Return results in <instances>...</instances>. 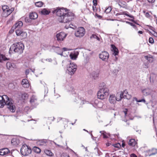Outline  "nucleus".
<instances>
[{
    "label": "nucleus",
    "mask_w": 157,
    "mask_h": 157,
    "mask_svg": "<svg viewBox=\"0 0 157 157\" xmlns=\"http://www.w3.org/2000/svg\"><path fill=\"white\" fill-rule=\"evenodd\" d=\"M53 13H56L58 16V20L60 22L66 23L71 21L74 18V14L69 12L66 8L57 7L52 11Z\"/></svg>",
    "instance_id": "obj_1"
},
{
    "label": "nucleus",
    "mask_w": 157,
    "mask_h": 157,
    "mask_svg": "<svg viewBox=\"0 0 157 157\" xmlns=\"http://www.w3.org/2000/svg\"><path fill=\"white\" fill-rule=\"evenodd\" d=\"M6 105L9 109L12 112H14L16 110L15 106L13 103L11 98H9L7 95H4L0 96V107L2 108Z\"/></svg>",
    "instance_id": "obj_2"
},
{
    "label": "nucleus",
    "mask_w": 157,
    "mask_h": 157,
    "mask_svg": "<svg viewBox=\"0 0 157 157\" xmlns=\"http://www.w3.org/2000/svg\"><path fill=\"white\" fill-rule=\"evenodd\" d=\"M24 49V46L23 43L18 42L13 44L10 49V53H18L21 54Z\"/></svg>",
    "instance_id": "obj_3"
},
{
    "label": "nucleus",
    "mask_w": 157,
    "mask_h": 157,
    "mask_svg": "<svg viewBox=\"0 0 157 157\" xmlns=\"http://www.w3.org/2000/svg\"><path fill=\"white\" fill-rule=\"evenodd\" d=\"M125 91H124L123 93H121L120 95L119 98H117L114 94H110L109 99V103L111 104H114L116 102V101H121L122 99V96L124 94V93H125Z\"/></svg>",
    "instance_id": "obj_4"
},
{
    "label": "nucleus",
    "mask_w": 157,
    "mask_h": 157,
    "mask_svg": "<svg viewBox=\"0 0 157 157\" xmlns=\"http://www.w3.org/2000/svg\"><path fill=\"white\" fill-rule=\"evenodd\" d=\"M31 152L30 147L25 144L23 145L21 149V152L24 156L28 155Z\"/></svg>",
    "instance_id": "obj_5"
},
{
    "label": "nucleus",
    "mask_w": 157,
    "mask_h": 157,
    "mask_svg": "<svg viewBox=\"0 0 157 157\" xmlns=\"http://www.w3.org/2000/svg\"><path fill=\"white\" fill-rule=\"evenodd\" d=\"M77 69V65L74 63L71 62L67 67L68 74L71 75H73Z\"/></svg>",
    "instance_id": "obj_6"
},
{
    "label": "nucleus",
    "mask_w": 157,
    "mask_h": 157,
    "mask_svg": "<svg viewBox=\"0 0 157 157\" xmlns=\"http://www.w3.org/2000/svg\"><path fill=\"white\" fill-rule=\"evenodd\" d=\"M2 9L3 11L2 13V15L5 17H7L14 10L13 8L9 9L8 6L4 5L2 6Z\"/></svg>",
    "instance_id": "obj_7"
},
{
    "label": "nucleus",
    "mask_w": 157,
    "mask_h": 157,
    "mask_svg": "<svg viewBox=\"0 0 157 157\" xmlns=\"http://www.w3.org/2000/svg\"><path fill=\"white\" fill-rule=\"evenodd\" d=\"M85 33V29L83 27H80L75 31V35L76 37L81 38L84 36Z\"/></svg>",
    "instance_id": "obj_8"
},
{
    "label": "nucleus",
    "mask_w": 157,
    "mask_h": 157,
    "mask_svg": "<svg viewBox=\"0 0 157 157\" xmlns=\"http://www.w3.org/2000/svg\"><path fill=\"white\" fill-rule=\"evenodd\" d=\"M142 92L144 95L147 96L151 95L152 97L155 92L149 88H147L142 90Z\"/></svg>",
    "instance_id": "obj_9"
},
{
    "label": "nucleus",
    "mask_w": 157,
    "mask_h": 157,
    "mask_svg": "<svg viewBox=\"0 0 157 157\" xmlns=\"http://www.w3.org/2000/svg\"><path fill=\"white\" fill-rule=\"evenodd\" d=\"M51 50V51H53L56 52L57 54L60 55L61 56L63 55V51L62 49L59 47L56 46L55 45H53L52 46Z\"/></svg>",
    "instance_id": "obj_10"
},
{
    "label": "nucleus",
    "mask_w": 157,
    "mask_h": 157,
    "mask_svg": "<svg viewBox=\"0 0 157 157\" xmlns=\"http://www.w3.org/2000/svg\"><path fill=\"white\" fill-rule=\"evenodd\" d=\"M99 58L104 61H107L109 58V53L105 51L102 52L99 55Z\"/></svg>",
    "instance_id": "obj_11"
},
{
    "label": "nucleus",
    "mask_w": 157,
    "mask_h": 157,
    "mask_svg": "<svg viewBox=\"0 0 157 157\" xmlns=\"http://www.w3.org/2000/svg\"><path fill=\"white\" fill-rule=\"evenodd\" d=\"M102 88L100 90L101 91L107 95H108L109 94V90L107 86L103 83L101 84Z\"/></svg>",
    "instance_id": "obj_12"
},
{
    "label": "nucleus",
    "mask_w": 157,
    "mask_h": 157,
    "mask_svg": "<svg viewBox=\"0 0 157 157\" xmlns=\"http://www.w3.org/2000/svg\"><path fill=\"white\" fill-rule=\"evenodd\" d=\"M6 68L9 70H12L13 68L16 67V65L14 63L8 61L6 63Z\"/></svg>",
    "instance_id": "obj_13"
},
{
    "label": "nucleus",
    "mask_w": 157,
    "mask_h": 157,
    "mask_svg": "<svg viewBox=\"0 0 157 157\" xmlns=\"http://www.w3.org/2000/svg\"><path fill=\"white\" fill-rule=\"evenodd\" d=\"M23 24L21 21H18L14 24L12 28V29L14 30L16 29H19L23 25Z\"/></svg>",
    "instance_id": "obj_14"
},
{
    "label": "nucleus",
    "mask_w": 157,
    "mask_h": 157,
    "mask_svg": "<svg viewBox=\"0 0 157 157\" xmlns=\"http://www.w3.org/2000/svg\"><path fill=\"white\" fill-rule=\"evenodd\" d=\"M97 95L98 98L102 100L106 98L108 96L100 90L98 92Z\"/></svg>",
    "instance_id": "obj_15"
},
{
    "label": "nucleus",
    "mask_w": 157,
    "mask_h": 157,
    "mask_svg": "<svg viewBox=\"0 0 157 157\" xmlns=\"http://www.w3.org/2000/svg\"><path fill=\"white\" fill-rule=\"evenodd\" d=\"M148 154V155L149 156H151V155H155L157 154V149L153 148L151 150H149L147 151Z\"/></svg>",
    "instance_id": "obj_16"
},
{
    "label": "nucleus",
    "mask_w": 157,
    "mask_h": 157,
    "mask_svg": "<svg viewBox=\"0 0 157 157\" xmlns=\"http://www.w3.org/2000/svg\"><path fill=\"white\" fill-rule=\"evenodd\" d=\"M67 35L63 32H61L57 33L56 35L57 39H63Z\"/></svg>",
    "instance_id": "obj_17"
},
{
    "label": "nucleus",
    "mask_w": 157,
    "mask_h": 157,
    "mask_svg": "<svg viewBox=\"0 0 157 157\" xmlns=\"http://www.w3.org/2000/svg\"><path fill=\"white\" fill-rule=\"evenodd\" d=\"M10 151L8 148H5L0 149V155H4L10 153Z\"/></svg>",
    "instance_id": "obj_18"
},
{
    "label": "nucleus",
    "mask_w": 157,
    "mask_h": 157,
    "mask_svg": "<svg viewBox=\"0 0 157 157\" xmlns=\"http://www.w3.org/2000/svg\"><path fill=\"white\" fill-rule=\"evenodd\" d=\"M37 101V99L36 97L35 96L33 95L30 98V102L32 105H35Z\"/></svg>",
    "instance_id": "obj_19"
},
{
    "label": "nucleus",
    "mask_w": 157,
    "mask_h": 157,
    "mask_svg": "<svg viewBox=\"0 0 157 157\" xmlns=\"http://www.w3.org/2000/svg\"><path fill=\"white\" fill-rule=\"evenodd\" d=\"M111 47L112 51L113 52V54L115 56L117 55L119 53L118 49L113 44L111 45Z\"/></svg>",
    "instance_id": "obj_20"
},
{
    "label": "nucleus",
    "mask_w": 157,
    "mask_h": 157,
    "mask_svg": "<svg viewBox=\"0 0 157 157\" xmlns=\"http://www.w3.org/2000/svg\"><path fill=\"white\" fill-rule=\"evenodd\" d=\"M21 84L23 87L26 88L28 87L29 86L28 81L26 79H23L21 82Z\"/></svg>",
    "instance_id": "obj_21"
},
{
    "label": "nucleus",
    "mask_w": 157,
    "mask_h": 157,
    "mask_svg": "<svg viewBox=\"0 0 157 157\" xmlns=\"http://www.w3.org/2000/svg\"><path fill=\"white\" fill-rule=\"evenodd\" d=\"M29 17L30 19H35L38 17V15L36 12H32L30 13Z\"/></svg>",
    "instance_id": "obj_22"
},
{
    "label": "nucleus",
    "mask_w": 157,
    "mask_h": 157,
    "mask_svg": "<svg viewBox=\"0 0 157 157\" xmlns=\"http://www.w3.org/2000/svg\"><path fill=\"white\" fill-rule=\"evenodd\" d=\"M144 57L150 63L153 62L154 61L153 57L151 55L145 56H144Z\"/></svg>",
    "instance_id": "obj_23"
},
{
    "label": "nucleus",
    "mask_w": 157,
    "mask_h": 157,
    "mask_svg": "<svg viewBox=\"0 0 157 157\" xmlns=\"http://www.w3.org/2000/svg\"><path fill=\"white\" fill-rule=\"evenodd\" d=\"M44 151L45 153L48 156L52 157L54 156V154L50 150L45 149Z\"/></svg>",
    "instance_id": "obj_24"
},
{
    "label": "nucleus",
    "mask_w": 157,
    "mask_h": 157,
    "mask_svg": "<svg viewBox=\"0 0 157 157\" xmlns=\"http://www.w3.org/2000/svg\"><path fill=\"white\" fill-rule=\"evenodd\" d=\"M50 11L49 10H47L46 9H42L40 12V13L44 15H47L49 14L50 13Z\"/></svg>",
    "instance_id": "obj_25"
},
{
    "label": "nucleus",
    "mask_w": 157,
    "mask_h": 157,
    "mask_svg": "<svg viewBox=\"0 0 157 157\" xmlns=\"http://www.w3.org/2000/svg\"><path fill=\"white\" fill-rule=\"evenodd\" d=\"M11 143L13 145H16L19 144V140L16 138H14L12 139Z\"/></svg>",
    "instance_id": "obj_26"
},
{
    "label": "nucleus",
    "mask_w": 157,
    "mask_h": 157,
    "mask_svg": "<svg viewBox=\"0 0 157 157\" xmlns=\"http://www.w3.org/2000/svg\"><path fill=\"white\" fill-rule=\"evenodd\" d=\"M136 144V141L134 139H131L128 142V145L131 146H134Z\"/></svg>",
    "instance_id": "obj_27"
},
{
    "label": "nucleus",
    "mask_w": 157,
    "mask_h": 157,
    "mask_svg": "<svg viewBox=\"0 0 157 157\" xmlns=\"http://www.w3.org/2000/svg\"><path fill=\"white\" fill-rule=\"evenodd\" d=\"M9 59L7 58L5 56L0 54V62H2V60L5 61Z\"/></svg>",
    "instance_id": "obj_28"
},
{
    "label": "nucleus",
    "mask_w": 157,
    "mask_h": 157,
    "mask_svg": "<svg viewBox=\"0 0 157 157\" xmlns=\"http://www.w3.org/2000/svg\"><path fill=\"white\" fill-rule=\"evenodd\" d=\"M33 150L35 151V152L39 153L40 152L41 150L40 148L36 147H34L33 149Z\"/></svg>",
    "instance_id": "obj_29"
},
{
    "label": "nucleus",
    "mask_w": 157,
    "mask_h": 157,
    "mask_svg": "<svg viewBox=\"0 0 157 157\" xmlns=\"http://www.w3.org/2000/svg\"><path fill=\"white\" fill-rule=\"evenodd\" d=\"M43 5V3L42 2H38L35 3V6L38 7H41Z\"/></svg>",
    "instance_id": "obj_30"
},
{
    "label": "nucleus",
    "mask_w": 157,
    "mask_h": 157,
    "mask_svg": "<svg viewBox=\"0 0 157 157\" xmlns=\"http://www.w3.org/2000/svg\"><path fill=\"white\" fill-rule=\"evenodd\" d=\"M28 96L27 94L24 93L21 95V97L23 100H25L28 98Z\"/></svg>",
    "instance_id": "obj_31"
},
{
    "label": "nucleus",
    "mask_w": 157,
    "mask_h": 157,
    "mask_svg": "<svg viewBox=\"0 0 157 157\" xmlns=\"http://www.w3.org/2000/svg\"><path fill=\"white\" fill-rule=\"evenodd\" d=\"M70 57L73 60H75L77 57L74 54H71Z\"/></svg>",
    "instance_id": "obj_32"
},
{
    "label": "nucleus",
    "mask_w": 157,
    "mask_h": 157,
    "mask_svg": "<svg viewBox=\"0 0 157 157\" xmlns=\"http://www.w3.org/2000/svg\"><path fill=\"white\" fill-rule=\"evenodd\" d=\"M20 36H21L23 39H25L26 37L27 34L26 32L22 31Z\"/></svg>",
    "instance_id": "obj_33"
},
{
    "label": "nucleus",
    "mask_w": 157,
    "mask_h": 157,
    "mask_svg": "<svg viewBox=\"0 0 157 157\" xmlns=\"http://www.w3.org/2000/svg\"><path fill=\"white\" fill-rule=\"evenodd\" d=\"M127 13H128V12H123L122 13H121V14H124V15H125L126 16H127L130 17V18H134V17L132 15H129V14H128Z\"/></svg>",
    "instance_id": "obj_34"
},
{
    "label": "nucleus",
    "mask_w": 157,
    "mask_h": 157,
    "mask_svg": "<svg viewBox=\"0 0 157 157\" xmlns=\"http://www.w3.org/2000/svg\"><path fill=\"white\" fill-rule=\"evenodd\" d=\"M22 31L19 29H17L16 30V33L17 35L20 36L21 34Z\"/></svg>",
    "instance_id": "obj_35"
},
{
    "label": "nucleus",
    "mask_w": 157,
    "mask_h": 157,
    "mask_svg": "<svg viewBox=\"0 0 157 157\" xmlns=\"http://www.w3.org/2000/svg\"><path fill=\"white\" fill-rule=\"evenodd\" d=\"M112 10L111 7L110 6L108 7L105 10V12L106 13H109Z\"/></svg>",
    "instance_id": "obj_36"
},
{
    "label": "nucleus",
    "mask_w": 157,
    "mask_h": 157,
    "mask_svg": "<svg viewBox=\"0 0 157 157\" xmlns=\"http://www.w3.org/2000/svg\"><path fill=\"white\" fill-rule=\"evenodd\" d=\"M94 152L96 155L98 156L100 155V154L99 153V151L98 148H94Z\"/></svg>",
    "instance_id": "obj_37"
},
{
    "label": "nucleus",
    "mask_w": 157,
    "mask_h": 157,
    "mask_svg": "<svg viewBox=\"0 0 157 157\" xmlns=\"http://www.w3.org/2000/svg\"><path fill=\"white\" fill-rule=\"evenodd\" d=\"M47 141L45 140H42L40 142V145H41L46 146V142Z\"/></svg>",
    "instance_id": "obj_38"
},
{
    "label": "nucleus",
    "mask_w": 157,
    "mask_h": 157,
    "mask_svg": "<svg viewBox=\"0 0 157 157\" xmlns=\"http://www.w3.org/2000/svg\"><path fill=\"white\" fill-rule=\"evenodd\" d=\"M105 133L103 132L102 133V134L103 135V138H107L109 137L108 136H110V134H107V135H106Z\"/></svg>",
    "instance_id": "obj_39"
},
{
    "label": "nucleus",
    "mask_w": 157,
    "mask_h": 157,
    "mask_svg": "<svg viewBox=\"0 0 157 157\" xmlns=\"http://www.w3.org/2000/svg\"><path fill=\"white\" fill-rule=\"evenodd\" d=\"M131 96L130 95L128 94L127 95H124L123 96V98H126L127 99H129L131 98Z\"/></svg>",
    "instance_id": "obj_40"
},
{
    "label": "nucleus",
    "mask_w": 157,
    "mask_h": 157,
    "mask_svg": "<svg viewBox=\"0 0 157 157\" xmlns=\"http://www.w3.org/2000/svg\"><path fill=\"white\" fill-rule=\"evenodd\" d=\"M90 38L91 39H99V38L95 34H92L90 37Z\"/></svg>",
    "instance_id": "obj_41"
},
{
    "label": "nucleus",
    "mask_w": 157,
    "mask_h": 157,
    "mask_svg": "<svg viewBox=\"0 0 157 157\" xmlns=\"http://www.w3.org/2000/svg\"><path fill=\"white\" fill-rule=\"evenodd\" d=\"M149 32L155 37H157V33L155 32L154 30H153V31L150 32Z\"/></svg>",
    "instance_id": "obj_42"
},
{
    "label": "nucleus",
    "mask_w": 157,
    "mask_h": 157,
    "mask_svg": "<svg viewBox=\"0 0 157 157\" xmlns=\"http://www.w3.org/2000/svg\"><path fill=\"white\" fill-rule=\"evenodd\" d=\"M113 146L115 147H117V148H120L121 147V144L119 143H118L117 144H113Z\"/></svg>",
    "instance_id": "obj_43"
},
{
    "label": "nucleus",
    "mask_w": 157,
    "mask_h": 157,
    "mask_svg": "<svg viewBox=\"0 0 157 157\" xmlns=\"http://www.w3.org/2000/svg\"><path fill=\"white\" fill-rule=\"evenodd\" d=\"M143 67L145 68H148L149 67L148 63H145L143 65Z\"/></svg>",
    "instance_id": "obj_44"
},
{
    "label": "nucleus",
    "mask_w": 157,
    "mask_h": 157,
    "mask_svg": "<svg viewBox=\"0 0 157 157\" xmlns=\"http://www.w3.org/2000/svg\"><path fill=\"white\" fill-rule=\"evenodd\" d=\"M29 109V107L28 106L26 107L24 109V111L28 113V112Z\"/></svg>",
    "instance_id": "obj_45"
},
{
    "label": "nucleus",
    "mask_w": 157,
    "mask_h": 157,
    "mask_svg": "<svg viewBox=\"0 0 157 157\" xmlns=\"http://www.w3.org/2000/svg\"><path fill=\"white\" fill-rule=\"evenodd\" d=\"M73 26V25L72 24H70L69 26L67 27V26H65V27L66 29H68L69 28H73V27H72V26Z\"/></svg>",
    "instance_id": "obj_46"
},
{
    "label": "nucleus",
    "mask_w": 157,
    "mask_h": 157,
    "mask_svg": "<svg viewBox=\"0 0 157 157\" xmlns=\"http://www.w3.org/2000/svg\"><path fill=\"white\" fill-rule=\"evenodd\" d=\"M128 23L131 26H133L135 29H136V26L135 25H134L133 23L130 22H128Z\"/></svg>",
    "instance_id": "obj_47"
},
{
    "label": "nucleus",
    "mask_w": 157,
    "mask_h": 157,
    "mask_svg": "<svg viewBox=\"0 0 157 157\" xmlns=\"http://www.w3.org/2000/svg\"><path fill=\"white\" fill-rule=\"evenodd\" d=\"M97 0H93V5L95 6H96L97 5Z\"/></svg>",
    "instance_id": "obj_48"
},
{
    "label": "nucleus",
    "mask_w": 157,
    "mask_h": 157,
    "mask_svg": "<svg viewBox=\"0 0 157 157\" xmlns=\"http://www.w3.org/2000/svg\"><path fill=\"white\" fill-rule=\"evenodd\" d=\"M62 49V51L63 50V51H70L71 50L70 49H68L66 48H63Z\"/></svg>",
    "instance_id": "obj_49"
},
{
    "label": "nucleus",
    "mask_w": 157,
    "mask_h": 157,
    "mask_svg": "<svg viewBox=\"0 0 157 157\" xmlns=\"http://www.w3.org/2000/svg\"><path fill=\"white\" fill-rule=\"evenodd\" d=\"M127 111H128V110L127 109H125L124 110V115H125V116H126V115H127Z\"/></svg>",
    "instance_id": "obj_50"
},
{
    "label": "nucleus",
    "mask_w": 157,
    "mask_h": 157,
    "mask_svg": "<svg viewBox=\"0 0 157 157\" xmlns=\"http://www.w3.org/2000/svg\"><path fill=\"white\" fill-rule=\"evenodd\" d=\"M148 2L150 3H153L154 2L155 0H147Z\"/></svg>",
    "instance_id": "obj_51"
},
{
    "label": "nucleus",
    "mask_w": 157,
    "mask_h": 157,
    "mask_svg": "<svg viewBox=\"0 0 157 157\" xmlns=\"http://www.w3.org/2000/svg\"><path fill=\"white\" fill-rule=\"evenodd\" d=\"M143 102L144 103H145L146 101L144 99H142L141 100H139L138 102Z\"/></svg>",
    "instance_id": "obj_52"
},
{
    "label": "nucleus",
    "mask_w": 157,
    "mask_h": 157,
    "mask_svg": "<svg viewBox=\"0 0 157 157\" xmlns=\"http://www.w3.org/2000/svg\"><path fill=\"white\" fill-rule=\"evenodd\" d=\"M124 91H125L126 92H125V93H124V94L122 96V98H123V96H124V95H127V94H127L128 93L125 90L122 93L124 92Z\"/></svg>",
    "instance_id": "obj_53"
},
{
    "label": "nucleus",
    "mask_w": 157,
    "mask_h": 157,
    "mask_svg": "<svg viewBox=\"0 0 157 157\" xmlns=\"http://www.w3.org/2000/svg\"><path fill=\"white\" fill-rule=\"evenodd\" d=\"M131 157H137L136 155L134 154H132L131 155Z\"/></svg>",
    "instance_id": "obj_54"
},
{
    "label": "nucleus",
    "mask_w": 157,
    "mask_h": 157,
    "mask_svg": "<svg viewBox=\"0 0 157 157\" xmlns=\"http://www.w3.org/2000/svg\"><path fill=\"white\" fill-rule=\"evenodd\" d=\"M29 72V69H27L25 71V73L26 75L28 74Z\"/></svg>",
    "instance_id": "obj_55"
},
{
    "label": "nucleus",
    "mask_w": 157,
    "mask_h": 157,
    "mask_svg": "<svg viewBox=\"0 0 157 157\" xmlns=\"http://www.w3.org/2000/svg\"><path fill=\"white\" fill-rule=\"evenodd\" d=\"M149 42L151 44H153L154 42V40H148Z\"/></svg>",
    "instance_id": "obj_56"
},
{
    "label": "nucleus",
    "mask_w": 157,
    "mask_h": 157,
    "mask_svg": "<svg viewBox=\"0 0 157 157\" xmlns=\"http://www.w3.org/2000/svg\"><path fill=\"white\" fill-rule=\"evenodd\" d=\"M74 54L77 56V57L78 55L79 54V52H78L76 51L75 52Z\"/></svg>",
    "instance_id": "obj_57"
},
{
    "label": "nucleus",
    "mask_w": 157,
    "mask_h": 157,
    "mask_svg": "<svg viewBox=\"0 0 157 157\" xmlns=\"http://www.w3.org/2000/svg\"><path fill=\"white\" fill-rule=\"evenodd\" d=\"M149 29L152 30V31L154 30L155 29L153 27L151 26H149Z\"/></svg>",
    "instance_id": "obj_58"
},
{
    "label": "nucleus",
    "mask_w": 157,
    "mask_h": 157,
    "mask_svg": "<svg viewBox=\"0 0 157 157\" xmlns=\"http://www.w3.org/2000/svg\"><path fill=\"white\" fill-rule=\"evenodd\" d=\"M61 157H70V156L67 155H62Z\"/></svg>",
    "instance_id": "obj_59"
},
{
    "label": "nucleus",
    "mask_w": 157,
    "mask_h": 157,
    "mask_svg": "<svg viewBox=\"0 0 157 157\" xmlns=\"http://www.w3.org/2000/svg\"><path fill=\"white\" fill-rule=\"evenodd\" d=\"M133 100H135L137 102H138L139 100H138L136 98H135V97L134 98H133Z\"/></svg>",
    "instance_id": "obj_60"
},
{
    "label": "nucleus",
    "mask_w": 157,
    "mask_h": 157,
    "mask_svg": "<svg viewBox=\"0 0 157 157\" xmlns=\"http://www.w3.org/2000/svg\"><path fill=\"white\" fill-rule=\"evenodd\" d=\"M138 34H142L143 33V32L142 31H139L138 32Z\"/></svg>",
    "instance_id": "obj_61"
},
{
    "label": "nucleus",
    "mask_w": 157,
    "mask_h": 157,
    "mask_svg": "<svg viewBox=\"0 0 157 157\" xmlns=\"http://www.w3.org/2000/svg\"><path fill=\"white\" fill-rule=\"evenodd\" d=\"M98 102V100H95L94 103H95L96 105H97V104Z\"/></svg>",
    "instance_id": "obj_62"
},
{
    "label": "nucleus",
    "mask_w": 157,
    "mask_h": 157,
    "mask_svg": "<svg viewBox=\"0 0 157 157\" xmlns=\"http://www.w3.org/2000/svg\"><path fill=\"white\" fill-rule=\"evenodd\" d=\"M125 146V144L124 143H123L122 144V146L123 147H124Z\"/></svg>",
    "instance_id": "obj_63"
},
{
    "label": "nucleus",
    "mask_w": 157,
    "mask_h": 157,
    "mask_svg": "<svg viewBox=\"0 0 157 157\" xmlns=\"http://www.w3.org/2000/svg\"><path fill=\"white\" fill-rule=\"evenodd\" d=\"M99 18H101L102 16L98 14L96 15Z\"/></svg>",
    "instance_id": "obj_64"
}]
</instances>
